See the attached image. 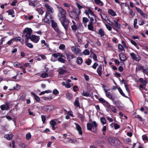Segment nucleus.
I'll return each instance as SVG.
<instances>
[{
    "label": "nucleus",
    "instance_id": "nucleus-1",
    "mask_svg": "<svg viewBox=\"0 0 148 148\" xmlns=\"http://www.w3.org/2000/svg\"><path fill=\"white\" fill-rule=\"evenodd\" d=\"M58 14V16L59 20L62 25L64 27L66 31L69 27V24L70 23V20L66 17V11L61 6L57 5Z\"/></svg>",
    "mask_w": 148,
    "mask_h": 148
},
{
    "label": "nucleus",
    "instance_id": "nucleus-2",
    "mask_svg": "<svg viewBox=\"0 0 148 148\" xmlns=\"http://www.w3.org/2000/svg\"><path fill=\"white\" fill-rule=\"evenodd\" d=\"M33 31L31 28L26 27L23 30V37H24L25 40L26 45L27 46H33V45L30 43L27 44V40L31 36V34Z\"/></svg>",
    "mask_w": 148,
    "mask_h": 148
},
{
    "label": "nucleus",
    "instance_id": "nucleus-3",
    "mask_svg": "<svg viewBox=\"0 0 148 148\" xmlns=\"http://www.w3.org/2000/svg\"><path fill=\"white\" fill-rule=\"evenodd\" d=\"M44 7L48 10V11L46 13L45 17L43 19V21L45 23H49L50 21L49 18H51V17L49 16V18H48L47 17L49 16V14L51 15L49 12L51 13L53 12V10L52 7H51L47 3L45 4Z\"/></svg>",
    "mask_w": 148,
    "mask_h": 148
},
{
    "label": "nucleus",
    "instance_id": "nucleus-4",
    "mask_svg": "<svg viewBox=\"0 0 148 148\" xmlns=\"http://www.w3.org/2000/svg\"><path fill=\"white\" fill-rule=\"evenodd\" d=\"M72 8L71 11L69 13V15L70 17L75 21H78L79 19V15L80 14L79 13V11L76 8L71 6Z\"/></svg>",
    "mask_w": 148,
    "mask_h": 148
},
{
    "label": "nucleus",
    "instance_id": "nucleus-5",
    "mask_svg": "<svg viewBox=\"0 0 148 148\" xmlns=\"http://www.w3.org/2000/svg\"><path fill=\"white\" fill-rule=\"evenodd\" d=\"M98 126V124L96 121H94L92 123H88L87 125V128L88 130L94 133L97 132V128Z\"/></svg>",
    "mask_w": 148,
    "mask_h": 148
},
{
    "label": "nucleus",
    "instance_id": "nucleus-6",
    "mask_svg": "<svg viewBox=\"0 0 148 148\" xmlns=\"http://www.w3.org/2000/svg\"><path fill=\"white\" fill-rule=\"evenodd\" d=\"M71 49L73 52L76 55L80 56L82 54L81 50L78 47H72Z\"/></svg>",
    "mask_w": 148,
    "mask_h": 148
},
{
    "label": "nucleus",
    "instance_id": "nucleus-7",
    "mask_svg": "<svg viewBox=\"0 0 148 148\" xmlns=\"http://www.w3.org/2000/svg\"><path fill=\"white\" fill-rule=\"evenodd\" d=\"M40 37L39 36H36L34 35H32L30 37L29 39L33 42L37 43L40 40Z\"/></svg>",
    "mask_w": 148,
    "mask_h": 148
},
{
    "label": "nucleus",
    "instance_id": "nucleus-8",
    "mask_svg": "<svg viewBox=\"0 0 148 148\" xmlns=\"http://www.w3.org/2000/svg\"><path fill=\"white\" fill-rule=\"evenodd\" d=\"M74 124L75 125V128L76 130L78 131L79 134L80 135H82L83 134L82 129L81 126L78 123H75Z\"/></svg>",
    "mask_w": 148,
    "mask_h": 148
},
{
    "label": "nucleus",
    "instance_id": "nucleus-9",
    "mask_svg": "<svg viewBox=\"0 0 148 148\" xmlns=\"http://www.w3.org/2000/svg\"><path fill=\"white\" fill-rule=\"evenodd\" d=\"M113 103L115 105L117 108L121 110L123 108L122 104L119 101L117 100L116 101H114Z\"/></svg>",
    "mask_w": 148,
    "mask_h": 148
},
{
    "label": "nucleus",
    "instance_id": "nucleus-10",
    "mask_svg": "<svg viewBox=\"0 0 148 148\" xmlns=\"http://www.w3.org/2000/svg\"><path fill=\"white\" fill-rule=\"evenodd\" d=\"M103 90L106 93V97L109 99L113 100L114 99V98L112 96L110 93L109 92H107L105 88L103 89Z\"/></svg>",
    "mask_w": 148,
    "mask_h": 148
},
{
    "label": "nucleus",
    "instance_id": "nucleus-11",
    "mask_svg": "<svg viewBox=\"0 0 148 148\" xmlns=\"http://www.w3.org/2000/svg\"><path fill=\"white\" fill-rule=\"evenodd\" d=\"M117 139L113 137H109L108 138V140L109 144L111 145H113L115 143Z\"/></svg>",
    "mask_w": 148,
    "mask_h": 148
},
{
    "label": "nucleus",
    "instance_id": "nucleus-12",
    "mask_svg": "<svg viewBox=\"0 0 148 148\" xmlns=\"http://www.w3.org/2000/svg\"><path fill=\"white\" fill-rule=\"evenodd\" d=\"M43 108L47 112H49L53 110L54 109V107L53 106L49 105L44 107Z\"/></svg>",
    "mask_w": 148,
    "mask_h": 148
},
{
    "label": "nucleus",
    "instance_id": "nucleus-13",
    "mask_svg": "<svg viewBox=\"0 0 148 148\" xmlns=\"http://www.w3.org/2000/svg\"><path fill=\"white\" fill-rule=\"evenodd\" d=\"M130 56L132 58L136 61H139L140 59L138 56L136 55L133 53H130Z\"/></svg>",
    "mask_w": 148,
    "mask_h": 148
},
{
    "label": "nucleus",
    "instance_id": "nucleus-14",
    "mask_svg": "<svg viewBox=\"0 0 148 148\" xmlns=\"http://www.w3.org/2000/svg\"><path fill=\"white\" fill-rule=\"evenodd\" d=\"M55 120L56 121L57 119H52L50 121L49 123L51 126L53 130L56 129V128L55 127V126L56 125L57 123L55 121Z\"/></svg>",
    "mask_w": 148,
    "mask_h": 148
},
{
    "label": "nucleus",
    "instance_id": "nucleus-15",
    "mask_svg": "<svg viewBox=\"0 0 148 148\" xmlns=\"http://www.w3.org/2000/svg\"><path fill=\"white\" fill-rule=\"evenodd\" d=\"M113 26L114 27V29L117 32L118 30L115 28V27H117L119 29H120L121 27V25L118 22L114 20V21Z\"/></svg>",
    "mask_w": 148,
    "mask_h": 148
},
{
    "label": "nucleus",
    "instance_id": "nucleus-16",
    "mask_svg": "<svg viewBox=\"0 0 148 148\" xmlns=\"http://www.w3.org/2000/svg\"><path fill=\"white\" fill-rule=\"evenodd\" d=\"M119 57L120 60L123 62L125 61L127 59L125 55L122 53L119 55Z\"/></svg>",
    "mask_w": 148,
    "mask_h": 148
},
{
    "label": "nucleus",
    "instance_id": "nucleus-17",
    "mask_svg": "<svg viewBox=\"0 0 148 148\" xmlns=\"http://www.w3.org/2000/svg\"><path fill=\"white\" fill-rule=\"evenodd\" d=\"M66 55L67 59L69 61H70L71 59L74 58L75 57L71 53H67Z\"/></svg>",
    "mask_w": 148,
    "mask_h": 148
},
{
    "label": "nucleus",
    "instance_id": "nucleus-18",
    "mask_svg": "<svg viewBox=\"0 0 148 148\" xmlns=\"http://www.w3.org/2000/svg\"><path fill=\"white\" fill-rule=\"evenodd\" d=\"M103 71L102 67L101 65L99 66L97 70V72L99 76H101L102 72Z\"/></svg>",
    "mask_w": 148,
    "mask_h": 148
},
{
    "label": "nucleus",
    "instance_id": "nucleus-19",
    "mask_svg": "<svg viewBox=\"0 0 148 148\" xmlns=\"http://www.w3.org/2000/svg\"><path fill=\"white\" fill-rule=\"evenodd\" d=\"M0 108L2 110H8L9 108V104L8 103H6L5 105L1 106Z\"/></svg>",
    "mask_w": 148,
    "mask_h": 148
},
{
    "label": "nucleus",
    "instance_id": "nucleus-20",
    "mask_svg": "<svg viewBox=\"0 0 148 148\" xmlns=\"http://www.w3.org/2000/svg\"><path fill=\"white\" fill-rule=\"evenodd\" d=\"M108 108L110 109L113 113H116L117 112V110L116 108L114 106L108 104Z\"/></svg>",
    "mask_w": 148,
    "mask_h": 148
},
{
    "label": "nucleus",
    "instance_id": "nucleus-21",
    "mask_svg": "<svg viewBox=\"0 0 148 148\" xmlns=\"http://www.w3.org/2000/svg\"><path fill=\"white\" fill-rule=\"evenodd\" d=\"M97 33L100 35L101 37L104 36L105 34L104 30L103 28H100L98 31Z\"/></svg>",
    "mask_w": 148,
    "mask_h": 148
},
{
    "label": "nucleus",
    "instance_id": "nucleus-22",
    "mask_svg": "<svg viewBox=\"0 0 148 148\" xmlns=\"http://www.w3.org/2000/svg\"><path fill=\"white\" fill-rule=\"evenodd\" d=\"M139 81L143 85L146 86L147 83V81L145 78V79H143L142 78H140L139 79Z\"/></svg>",
    "mask_w": 148,
    "mask_h": 148
},
{
    "label": "nucleus",
    "instance_id": "nucleus-23",
    "mask_svg": "<svg viewBox=\"0 0 148 148\" xmlns=\"http://www.w3.org/2000/svg\"><path fill=\"white\" fill-rule=\"evenodd\" d=\"M73 95L72 94L69 92H67L66 95V97L67 99L68 100H70L72 99L73 98Z\"/></svg>",
    "mask_w": 148,
    "mask_h": 148
},
{
    "label": "nucleus",
    "instance_id": "nucleus-24",
    "mask_svg": "<svg viewBox=\"0 0 148 148\" xmlns=\"http://www.w3.org/2000/svg\"><path fill=\"white\" fill-rule=\"evenodd\" d=\"M93 24V23H89V24L88 25V28L89 30L94 31V27Z\"/></svg>",
    "mask_w": 148,
    "mask_h": 148
},
{
    "label": "nucleus",
    "instance_id": "nucleus-25",
    "mask_svg": "<svg viewBox=\"0 0 148 148\" xmlns=\"http://www.w3.org/2000/svg\"><path fill=\"white\" fill-rule=\"evenodd\" d=\"M13 135L12 134H6L4 135V137L7 139L9 140H11L12 139Z\"/></svg>",
    "mask_w": 148,
    "mask_h": 148
},
{
    "label": "nucleus",
    "instance_id": "nucleus-26",
    "mask_svg": "<svg viewBox=\"0 0 148 148\" xmlns=\"http://www.w3.org/2000/svg\"><path fill=\"white\" fill-rule=\"evenodd\" d=\"M76 5L77 6V7L78 8L77 10H78V11H79V14H81V9L83 8V7L80 4L77 3L76 2L75 3Z\"/></svg>",
    "mask_w": 148,
    "mask_h": 148
},
{
    "label": "nucleus",
    "instance_id": "nucleus-27",
    "mask_svg": "<svg viewBox=\"0 0 148 148\" xmlns=\"http://www.w3.org/2000/svg\"><path fill=\"white\" fill-rule=\"evenodd\" d=\"M76 62L78 64H81L83 62L82 58L80 57H78L77 58Z\"/></svg>",
    "mask_w": 148,
    "mask_h": 148
},
{
    "label": "nucleus",
    "instance_id": "nucleus-28",
    "mask_svg": "<svg viewBox=\"0 0 148 148\" xmlns=\"http://www.w3.org/2000/svg\"><path fill=\"white\" fill-rule=\"evenodd\" d=\"M117 89L119 92L120 94L123 97L126 98H128L125 95V94L123 93L122 89L120 87L118 88Z\"/></svg>",
    "mask_w": 148,
    "mask_h": 148
},
{
    "label": "nucleus",
    "instance_id": "nucleus-29",
    "mask_svg": "<svg viewBox=\"0 0 148 148\" xmlns=\"http://www.w3.org/2000/svg\"><path fill=\"white\" fill-rule=\"evenodd\" d=\"M95 2L97 5L102 6L104 5L103 3L100 0H95Z\"/></svg>",
    "mask_w": 148,
    "mask_h": 148
},
{
    "label": "nucleus",
    "instance_id": "nucleus-30",
    "mask_svg": "<svg viewBox=\"0 0 148 148\" xmlns=\"http://www.w3.org/2000/svg\"><path fill=\"white\" fill-rule=\"evenodd\" d=\"M82 95L86 97H90L91 96V95L89 92L84 91L82 93Z\"/></svg>",
    "mask_w": 148,
    "mask_h": 148
},
{
    "label": "nucleus",
    "instance_id": "nucleus-31",
    "mask_svg": "<svg viewBox=\"0 0 148 148\" xmlns=\"http://www.w3.org/2000/svg\"><path fill=\"white\" fill-rule=\"evenodd\" d=\"M79 98L76 97L75 99V102L74 103V105L75 106L77 107H79L80 106L79 103Z\"/></svg>",
    "mask_w": 148,
    "mask_h": 148
},
{
    "label": "nucleus",
    "instance_id": "nucleus-32",
    "mask_svg": "<svg viewBox=\"0 0 148 148\" xmlns=\"http://www.w3.org/2000/svg\"><path fill=\"white\" fill-rule=\"evenodd\" d=\"M144 67L141 66V65H138L136 68V71H139L141 70H142V71L143 70V69H144Z\"/></svg>",
    "mask_w": 148,
    "mask_h": 148
},
{
    "label": "nucleus",
    "instance_id": "nucleus-33",
    "mask_svg": "<svg viewBox=\"0 0 148 148\" xmlns=\"http://www.w3.org/2000/svg\"><path fill=\"white\" fill-rule=\"evenodd\" d=\"M60 55H59L60 57L58 58V60L59 62H60L62 63H64L65 60L64 59L62 58V54H60Z\"/></svg>",
    "mask_w": 148,
    "mask_h": 148
},
{
    "label": "nucleus",
    "instance_id": "nucleus-34",
    "mask_svg": "<svg viewBox=\"0 0 148 148\" xmlns=\"http://www.w3.org/2000/svg\"><path fill=\"white\" fill-rule=\"evenodd\" d=\"M66 139L67 140H66L64 142V143H74V140L73 139L70 138H67Z\"/></svg>",
    "mask_w": 148,
    "mask_h": 148
},
{
    "label": "nucleus",
    "instance_id": "nucleus-35",
    "mask_svg": "<svg viewBox=\"0 0 148 148\" xmlns=\"http://www.w3.org/2000/svg\"><path fill=\"white\" fill-rule=\"evenodd\" d=\"M108 13L113 16H115L116 15L115 12L111 9L108 10Z\"/></svg>",
    "mask_w": 148,
    "mask_h": 148
},
{
    "label": "nucleus",
    "instance_id": "nucleus-36",
    "mask_svg": "<svg viewBox=\"0 0 148 148\" xmlns=\"http://www.w3.org/2000/svg\"><path fill=\"white\" fill-rule=\"evenodd\" d=\"M28 2L29 3V5L33 6L34 7L36 6V5L35 4V3L36 2V1H32L31 0H29L28 1Z\"/></svg>",
    "mask_w": 148,
    "mask_h": 148
},
{
    "label": "nucleus",
    "instance_id": "nucleus-37",
    "mask_svg": "<svg viewBox=\"0 0 148 148\" xmlns=\"http://www.w3.org/2000/svg\"><path fill=\"white\" fill-rule=\"evenodd\" d=\"M72 30L75 32L77 29V24L73 25L71 26Z\"/></svg>",
    "mask_w": 148,
    "mask_h": 148
},
{
    "label": "nucleus",
    "instance_id": "nucleus-38",
    "mask_svg": "<svg viewBox=\"0 0 148 148\" xmlns=\"http://www.w3.org/2000/svg\"><path fill=\"white\" fill-rule=\"evenodd\" d=\"M15 39H16V42H17L18 41H19L22 44L23 43L24 40L21 38V37H16Z\"/></svg>",
    "mask_w": 148,
    "mask_h": 148
},
{
    "label": "nucleus",
    "instance_id": "nucleus-39",
    "mask_svg": "<svg viewBox=\"0 0 148 148\" xmlns=\"http://www.w3.org/2000/svg\"><path fill=\"white\" fill-rule=\"evenodd\" d=\"M48 76V74L46 73H43L40 74V77L42 78H45Z\"/></svg>",
    "mask_w": 148,
    "mask_h": 148
},
{
    "label": "nucleus",
    "instance_id": "nucleus-40",
    "mask_svg": "<svg viewBox=\"0 0 148 148\" xmlns=\"http://www.w3.org/2000/svg\"><path fill=\"white\" fill-rule=\"evenodd\" d=\"M51 26L53 28L55 27L56 26H58L57 23L55 22L54 20H52L51 21Z\"/></svg>",
    "mask_w": 148,
    "mask_h": 148
},
{
    "label": "nucleus",
    "instance_id": "nucleus-41",
    "mask_svg": "<svg viewBox=\"0 0 148 148\" xmlns=\"http://www.w3.org/2000/svg\"><path fill=\"white\" fill-rule=\"evenodd\" d=\"M100 121L103 125L105 124L106 123V119L104 117H102L100 119Z\"/></svg>",
    "mask_w": 148,
    "mask_h": 148
},
{
    "label": "nucleus",
    "instance_id": "nucleus-42",
    "mask_svg": "<svg viewBox=\"0 0 148 148\" xmlns=\"http://www.w3.org/2000/svg\"><path fill=\"white\" fill-rule=\"evenodd\" d=\"M7 12L8 13V14L12 15L14 14V11L13 9L9 10L7 11Z\"/></svg>",
    "mask_w": 148,
    "mask_h": 148
},
{
    "label": "nucleus",
    "instance_id": "nucleus-43",
    "mask_svg": "<svg viewBox=\"0 0 148 148\" xmlns=\"http://www.w3.org/2000/svg\"><path fill=\"white\" fill-rule=\"evenodd\" d=\"M16 37H14L12 38L10 40L8 41L7 43L9 45H10L12 43V41H16V39H15Z\"/></svg>",
    "mask_w": 148,
    "mask_h": 148
},
{
    "label": "nucleus",
    "instance_id": "nucleus-44",
    "mask_svg": "<svg viewBox=\"0 0 148 148\" xmlns=\"http://www.w3.org/2000/svg\"><path fill=\"white\" fill-rule=\"evenodd\" d=\"M137 18H136L134 20V27L135 28H138V26H136V24L137 23Z\"/></svg>",
    "mask_w": 148,
    "mask_h": 148
},
{
    "label": "nucleus",
    "instance_id": "nucleus-45",
    "mask_svg": "<svg viewBox=\"0 0 148 148\" xmlns=\"http://www.w3.org/2000/svg\"><path fill=\"white\" fill-rule=\"evenodd\" d=\"M143 72L146 75H148V69L147 67H145L143 70Z\"/></svg>",
    "mask_w": 148,
    "mask_h": 148
},
{
    "label": "nucleus",
    "instance_id": "nucleus-46",
    "mask_svg": "<svg viewBox=\"0 0 148 148\" xmlns=\"http://www.w3.org/2000/svg\"><path fill=\"white\" fill-rule=\"evenodd\" d=\"M78 118L82 120L83 121V120L84 119V116L82 115V114H81L79 113H78Z\"/></svg>",
    "mask_w": 148,
    "mask_h": 148
},
{
    "label": "nucleus",
    "instance_id": "nucleus-47",
    "mask_svg": "<svg viewBox=\"0 0 148 148\" xmlns=\"http://www.w3.org/2000/svg\"><path fill=\"white\" fill-rule=\"evenodd\" d=\"M53 28L57 33L60 34V31L59 30L58 26H56L55 27H54V28Z\"/></svg>",
    "mask_w": 148,
    "mask_h": 148
},
{
    "label": "nucleus",
    "instance_id": "nucleus-48",
    "mask_svg": "<svg viewBox=\"0 0 148 148\" xmlns=\"http://www.w3.org/2000/svg\"><path fill=\"white\" fill-rule=\"evenodd\" d=\"M140 15L145 18H147V14L144 13L143 12L140 14Z\"/></svg>",
    "mask_w": 148,
    "mask_h": 148
},
{
    "label": "nucleus",
    "instance_id": "nucleus-49",
    "mask_svg": "<svg viewBox=\"0 0 148 148\" xmlns=\"http://www.w3.org/2000/svg\"><path fill=\"white\" fill-rule=\"evenodd\" d=\"M88 11L89 12V13L90 14H91L92 16H95V15L94 14V12L90 8L88 9Z\"/></svg>",
    "mask_w": 148,
    "mask_h": 148
},
{
    "label": "nucleus",
    "instance_id": "nucleus-50",
    "mask_svg": "<svg viewBox=\"0 0 148 148\" xmlns=\"http://www.w3.org/2000/svg\"><path fill=\"white\" fill-rule=\"evenodd\" d=\"M107 20L109 22V23H108V24L109 25L111 26H112V28H113V29H114V27H113V26L114 22L113 23L112 22H111L109 19L107 18Z\"/></svg>",
    "mask_w": 148,
    "mask_h": 148
},
{
    "label": "nucleus",
    "instance_id": "nucleus-51",
    "mask_svg": "<svg viewBox=\"0 0 148 148\" xmlns=\"http://www.w3.org/2000/svg\"><path fill=\"white\" fill-rule=\"evenodd\" d=\"M21 64L18 62H15L14 64V66L16 67H19Z\"/></svg>",
    "mask_w": 148,
    "mask_h": 148
},
{
    "label": "nucleus",
    "instance_id": "nucleus-52",
    "mask_svg": "<svg viewBox=\"0 0 148 148\" xmlns=\"http://www.w3.org/2000/svg\"><path fill=\"white\" fill-rule=\"evenodd\" d=\"M59 93L58 91L56 89H54L53 92V94L55 95H58Z\"/></svg>",
    "mask_w": 148,
    "mask_h": 148
},
{
    "label": "nucleus",
    "instance_id": "nucleus-53",
    "mask_svg": "<svg viewBox=\"0 0 148 148\" xmlns=\"http://www.w3.org/2000/svg\"><path fill=\"white\" fill-rule=\"evenodd\" d=\"M83 53L86 55H88L89 54L90 52L88 50H85L83 52Z\"/></svg>",
    "mask_w": 148,
    "mask_h": 148
},
{
    "label": "nucleus",
    "instance_id": "nucleus-54",
    "mask_svg": "<svg viewBox=\"0 0 148 148\" xmlns=\"http://www.w3.org/2000/svg\"><path fill=\"white\" fill-rule=\"evenodd\" d=\"M82 21L84 23H86L89 21V20L86 17H84L82 18Z\"/></svg>",
    "mask_w": 148,
    "mask_h": 148
},
{
    "label": "nucleus",
    "instance_id": "nucleus-55",
    "mask_svg": "<svg viewBox=\"0 0 148 148\" xmlns=\"http://www.w3.org/2000/svg\"><path fill=\"white\" fill-rule=\"evenodd\" d=\"M92 57L94 60H95V61L97 60V56L95 54L93 53H92Z\"/></svg>",
    "mask_w": 148,
    "mask_h": 148
},
{
    "label": "nucleus",
    "instance_id": "nucleus-56",
    "mask_svg": "<svg viewBox=\"0 0 148 148\" xmlns=\"http://www.w3.org/2000/svg\"><path fill=\"white\" fill-rule=\"evenodd\" d=\"M31 137V135L30 133H28L26 135V139L27 140L29 139Z\"/></svg>",
    "mask_w": 148,
    "mask_h": 148
},
{
    "label": "nucleus",
    "instance_id": "nucleus-57",
    "mask_svg": "<svg viewBox=\"0 0 148 148\" xmlns=\"http://www.w3.org/2000/svg\"><path fill=\"white\" fill-rule=\"evenodd\" d=\"M61 54L60 53H54L52 54V56L53 57L55 58H57L58 57V56H59V55H60Z\"/></svg>",
    "mask_w": 148,
    "mask_h": 148
},
{
    "label": "nucleus",
    "instance_id": "nucleus-58",
    "mask_svg": "<svg viewBox=\"0 0 148 148\" xmlns=\"http://www.w3.org/2000/svg\"><path fill=\"white\" fill-rule=\"evenodd\" d=\"M67 114L73 117L74 116L73 115V112L71 111V110H70L67 112Z\"/></svg>",
    "mask_w": 148,
    "mask_h": 148
},
{
    "label": "nucleus",
    "instance_id": "nucleus-59",
    "mask_svg": "<svg viewBox=\"0 0 148 148\" xmlns=\"http://www.w3.org/2000/svg\"><path fill=\"white\" fill-rule=\"evenodd\" d=\"M105 25L106 27L109 31H110L112 30V27L110 25H108L106 24H105Z\"/></svg>",
    "mask_w": 148,
    "mask_h": 148
},
{
    "label": "nucleus",
    "instance_id": "nucleus-60",
    "mask_svg": "<svg viewBox=\"0 0 148 148\" xmlns=\"http://www.w3.org/2000/svg\"><path fill=\"white\" fill-rule=\"evenodd\" d=\"M15 90H18L20 88V86L18 84H16V86L14 87Z\"/></svg>",
    "mask_w": 148,
    "mask_h": 148
},
{
    "label": "nucleus",
    "instance_id": "nucleus-61",
    "mask_svg": "<svg viewBox=\"0 0 148 148\" xmlns=\"http://www.w3.org/2000/svg\"><path fill=\"white\" fill-rule=\"evenodd\" d=\"M99 101L102 103H108L104 99L102 98H101L99 99Z\"/></svg>",
    "mask_w": 148,
    "mask_h": 148
},
{
    "label": "nucleus",
    "instance_id": "nucleus-62",
    "mask_svg": "<svg viewBox=\"0 0 148 148\" xmlns=\"http://www.w3.org/2000/svg\"><path fill=\"white\" fill-rule=\"evenodd\" d=\"M142 139L143 140H148V138L145 135H143L142 136Z\"/></svg>",
    "mask_w": 148,
    "mask_h": 148
},
{
    "label": "nucleus",
    "instance_id": "nucleus-63",
    "mask_svg": "<svg viewBox=\"0 0 148 148\" xmlns=\"http://www.w3.org/2000/svg\"><path fill=\"white\" fill-rule=\"evenodd\" d=\"M66 72V71L64 69H61L59 71V74L60 75H62L64 73H65Z\"/></svg>",
    "mask_w": 148,
    "mask_h": 148
},
{
    "label": "nucleus",
    "instance_id": "nucleus-64",
    "mask_svg": "<svg viewBox=\"0 0 148 148\" xmlns=\"http://www.w3.org/2000/svg\"><path fill=\"white\" fill-rule=\"evenodd\" d=\"M137 11L140 14L143 12V11L140 8H138L137 7H135Z\"/></svg>",
    "mask_w": 148,
    "mask_h": 148
}]
</instances>
